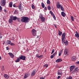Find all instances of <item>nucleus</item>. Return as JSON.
Returning <instances> with one entry per match:
<instances>
[{"label":"nucleus","mask_w":79,"mask_h":79,"mask_svg":"<svg viewBox=\"0 0 79 79\" xmlns=\"http://www.w3.org/2000/svg\"><path fill=\"white\" fill-rule=\"evenodd\" d=\"M9 6L10 7H12V6H13V2H10L9 4Z\"/></svg>","instance_id":"25"},{"label":"nucleus","mask_w":79,"mask_h":79,"mask_svg":"<svg viewBox=\"0 0 79 79\" xmlns=\"http://www.w3.org/2000/svg\"><path fill=\"white\" fill-rule=\"evenodd\" d=\"M62 74V73L61 72H58L57 73V74L58 75H61V74Z\"/></svg>","instance_id":"43"},{"label":"nucleus","mask_w":79,"mask_h":79,"mask_svg":"<svg viewBox=\"0 0 79 79\" xmlns=\"http://www.w3.org/2000/svg\"><path fill=\"white\" fill-rule=\"evenodd\" d=\"M20 61V58H19V57H18L17 60H15V62H16V63H18Z\"/></svg>","instance_id":"16"},{"label":"nucleus","mask_w":79,"mask_h":79,"mask_svg":"<svg viewBox=\"0 0 79 79\" xmlns=\"http://www.w3.org/2000/svg\"><path fill=\"white\" fill-rule=\"evenodd\" d=\"M61 15L63 17H65L66 16V14L64 12H61Z\"/></svg>","instance_id":"14"},{"label":"nucleus","mask_w":79,"mask_h":79,"mask_svg":"<svg viewBox=\"0 0 79 79\" xmlns=\"http://www.w3.org/2000/svg\"><path fill=\"white\" fill-rule=\"evenodd\" d=\"M8 54L9 55L11 58H14V56H14V55H13V53L11 52H10V53H9Z\"/></svg>","instance_id":"10"},{"label":"nucleus","mask_w":79,"mask_h":79,"mask_svg":"<svg viewBox=\"0 0 79 79\" xmlns=\"http://www.w3.org/2000/svg\"><path fill=\"white\" fill-rule=\"evenodd\" d=\"M76 64H79V61L76 62Z\"/></svg>","instance_id":"47"},{"label":"nucleus","mask_w":79,"mask_h":79,"mask_svg":"<svg viewBox=\"0 0 79 79\" xmlns=\"http://www.w3.org/2000/svg\"><path fill=\"white\" fill-rule=\"evenodd\" d=\"M56 54H57V53L56 52L55 53H54L53 54H52L53 55H54V56H55L56 55Z\"/></svg>","instance_id":"45"},{"label":"nucleus","mask_w":79,"mask_h":79,"mask_svg":"<svg viewBox=\"0 0 79 79\" xmlns=\"http://www.w3.org/2000/svg\"><path fill=\"white\" fill-rule=\"evenodd\" d=\"M10 45H12L13 46V45H15V44L13 43H11V42L10 43Z\"/></svg>","instance_id":"46"},{"label":"nucleus","mask_w":79,"mask_h":79,"mask_svg":"<svg viewBox=\"0 0 79 79\" xmlns=\"http://www.w3.org/2000/svg\"><path fill=\"white\" fill-rule=\"evenodd\" d=\"M45 19L44 17H43L41 18V20L42 22H44V21H45Z\"/></svg>","instance_id":"21"},{"label":"nucleus","mask_w":79,"mask_h":79,"mask_svg":"<svg viewBox=\"0 0 79 79\" xmlns=\"http://www.w3.org/2000/svg\"><path fill=\"white\" fill-rule=\"evenodd\" d=\"M31 32L33 36H36L37 31H36L35 29H33L32 31Z\"/></svg>","instance_id":"4"},{"label":"nucleus","mask_w":79,"mask_h":79,"mask_svg":"<svg viewBox=\"0 0 79 79\" xmlns=\"http://www.w3.org/2000/svg\"><path fill=\"white\" fill-rule=\"evenodd\" d=\"M44 66L45 68H47V67H48V65L47 64H45L44 65Z\"/></svg>","instance_id":"33"},{"label":"nucleus","mask_w":79,"mask_h":79,"mask_svg":"<svg viewBox=\"0 0 79 79\" xmlns=\"http://www.w3.org/2000/svg\"><path fill=\"white\" fill-rule=\"evenodd\" d=\"M73 79V77L71 76H69V77H67L66 79Z\"/></svg>","instance_id":"31"},{"label":"nucleus","mask_w":79,"mask_h":79,"mask_svg":"<svg viewBox=\"0 0 79 79\" xmlns=\"http://www.w3.org/2000/svg\"><path fill=\"white\" fill-rule=\"evenodd\" d=\"M79 71V69H78V68L77 67L72 72V74H73L74 73H76V72H78Z\"/></svg>","instance_id":"6"},{"label":"nucleus","mask_w":79,"mask_h":79,"mask_svg":"<svg viewBox=\"0 0 79 79\" xmlns=\"http://www.w3.org/2000/svg\"><path fill=\"white\" fill-rule=\"evenodd\" d=\"M0 39H2V35H0Z\"/></svg>","instance_id":"56"},{"label":"nucleus","mask_w":79,"mask_h":79,"mask_svg":"<svg viewBox=\"0 0 79 79\" xmlns=\"http://www.w3.org/2000/svg\"><path fill=\"white\" fill-rule=\"evenodd\" d=\"M54 52H55V49H53L52 51V52H51V54H53L54 53Z\"/></svg>","instance_id":"41"},{"label":"nucleus","mask_w":79,"mask_h":79,"mask_svg":"<svg viewBox=\"0 0 79 79\" xmlns=\"http://www.w3.org/2000/svg\"><path fill=\"white\" fill-rule=\"evenodd\" d=\"M59 31V33H58V35L60 36H61V35H62V32L60 31L59 30H58Z\"/></svg>","instance_id":"26"},{"label":"nucleus","mask_w":79,"mask_h":79,"mask_svg":"<svg viewBox=\"0 0 79 79\" xmlns=\"http://www.w3.org/2000/svg\"><path fill=\"white\" fill-rule=\"evenodd\" d=\"M6 49L7 50H9V47H6Z\"/></svg>","instance_id":"48"},{"label":"nucleus","mask_w":79,"mask_h":79,"mask_svg":"<svg viewBox=\"0 0 79 79\" xmlns=\"http://www.w3.org/2000/svg\"><path fill=\"white\" fill-rule=\"evenodd\" d=\"M54 26H55V27H56V28H57L56 25H54Z\"/></svg>","instance_id":"58"},{"label":"nucleus","mask_w":79,"mask_h":79,"mask_svg":"<svg viewBox=\"0 0 79 79\" xmlns=\"http://www.w3.org/2000/svg\"><path fill=\"white\" fill-rule=\"evenodd\" d=\"M53 18L54 19H55V20H56V17H55V15H54L53 16Z\"/></svg>","instance_id":"44"},{"label":"nucleus","mask_w":79,"mask_h":79,"mask_svg":"<svg viewBox=\"0 0 79 79\" xmlns=\"http://www.w3.org/2000/svg\"><path fill=\"white\" fill-rule=\"evenodd\" d=\"M69 52V51L67 49H66L65 50L64 52V54L65 55H68V53Z\"/></svg>","instance_id":"9"},{"label":"nucleus","mask_w":79,"mask_h":79,"mask_svg":"<svg viewBox=\"0 0 79 79\" xmlns=\"http://www.w3.org/2000/svg\"><path fill=\"white\" fill-rule=\"evenodd\" d=\"M41 6H42V8H44L45 7V4L43 2H42L41 3Z\"/></svg>","instance_id":"29"},{"label":"nucleus","mask_w":79,"mask_h":79,"mask_svg":"<svg viewBox=\"0 0 79 79\" xmlns=\"http://www.w3.org/2000/svg\"><path fill=\"white\" fill-rule=\"evenodd\" d=\"M39 58H43V56L42 55H41L38 57Z\"/></svg>","instance_id":"35"},{"label":"nucleus","mask_w":79,"mask_h":79,"mask_svg":"<svg viewBox=\"0 0 79 79\" xmlns=\"http://www.w3.org/2000/svg\"><path fill=\"white\" fill-rule=\"evenodd\" d=\"M10 16L12 18L13 20H15L17 19V17L16 16L14 17L13 16Z\"/></svg>","instance_id":"13"},{"label":"nucleus","mask_w":79,"mask_h":79,"mask_svg":"<svg viewBox=\"0 0 79 79\" xmlns=\"http://www.w3.org/2000/svg\"><path fill=\"white\" fill-rule=\"evenodd\" d=\"M31 7H32V9H35V6H34V5H31Z\"/></svg>","instance_id":"36"},{"label":"nucleus","mask_w":79,"mask_h":79,"mask_svg":"<svg viewBox=\"0 0 79 79\" xmlns=\"http://www.w3.org/2000/svg\"><path fill=\"white\" fill-rule=\"evenodd\" d=\"M39 36H37V38H39Z\"/></svg>","instance_id":"61"},{"label":"nucleus","mask_w":79,"mask_h":79,"mask_svg":"<svg viewBox=\"0 0 79 79\" xmlns=\"http://www.w3.org/2000/svg\"><path fill=\"white\" fill-rule=\"evenodd\" d=\"M27 77H29V74H28V73H27L25 75L24 78H27Z\"/></svg>","instance_id":"20"},{"label":"nucleus","mask_w":79,"mask_h":79,"mask_svg":"<svg viewBox=\"0 0 79 79\" xmlns=\"http://www.w3.org/2000/svg\"><path fill=\"white\" fill-rule=\"evenodd\" d=\"M61 77V76H59L57 77V79H60Z\"/></svg>","instance_id":"53"},{"label":"nucleus","mask_w":79,"mask_h":79,"mask_svg":"<svg viewBox=\"0 0 79 79\" xmlns=\"http://www.w3.org/2000/svg\"><path fill=\"white\" fill-rule=\"evenodd\" d=\"M36 57H37L38 58H39V54H37L36 55Z\"/></svg>","instance_id":"49"},{"label":"nucleus","mask_w":79,"mask_h":79,"mask_svg":"<svg viewBox=\"0 0 79 79\" xmlns=\"http://www.w3.org/2000/svg\"><path fill=\"white\" fill-rule=\"evenodd\" d=\"M4 77H5V78H6V79H8V78H9V76L6 74H4Z\"/></svg>","instance_id":"17"},{"label":"nucleus","mask_w":79,"mask_h":79,"mask_svg":"<svg viewBox=\"0 0 79 79\" xmlns=\"http://www.w3.org/2000/svg\"><path fill=\"white\" fill-rule=\"evenodd\" d=\"M74 69V66H71L70 67V72H71V71H73V69Z\"/></svg>","instance_id":"11"},{"label":"nucleus","mask_w":79,"mask_h":79,"mask_svg":"<svg viewBox=\"0 0 79 79\" xmlns=\"http://www.w3.org/2000/svg\"><path fill=\"white\" fill-rule=\"evenodd\" d=\"M48 10H51V7H50V6H48Z\"/></svg>","instance_id":"34"},{"label":"nucleus","mask_w":79,"mask_h":79,"mask_svg":"<svg viewBox=\"0 0 79 79\" xmlns=\"http://www.w3.org/2000/svg\"><path fill=\"white\" fill-rule=\"evenodd\" d=\"M60 8L62 11H64V8H63V6H61V7Z\"/></svg>","instance_id":"30"},{"label":"nucleus","mask_w":79,"mask_h":79,"mask_svg":"<svg viewBox=\"0 0 79 79\" xmlns=\"http://www.w3.org/2000/svg\"><path fill=\"white\" fill-rule=\"evenodd\" d=\"M2 60V57L0 56V60Z\"/></svg>","instance_id":"60"},{"label":"nucleus","mask_w":79,"mask_h":79,"mask_svg":"<svg viewBox=\"0 0 79 79\" xmlns=\"http://www.w3.org/2000/svg\"><path fill=\"white\" fill-rule=\"evenodd\" d=\"M62 60L61 59H58L56 60V63H58V62H61L62 61Z\"/></svg>","instance_id":"15"},{"label":"nucleus","mask_w":79,"mask_h":79,"mask_svg":"<svg viewBox=\"0 0 79 79\" xmlns=\"http://www.w3.org/2000/svg\"><path fill=\"white\" fill-rule=\"evenodd\" d=\"M75 33H76V34H78V32H77V31H76Z\"/></svg>","instance_id":"57"},{"label":"nucleus","mask_w":79,"mask_h":79,"mask_svg":"<svg viewBox=\"0 0 79 79\" xmlns=\"http://www.w3.org/2000/svg\"><path fill=\"white\" fill-rule=\"evenodd\" d=\"M13 19L11 18V16L10 17V19L9 20V23H13Z\"/></svg>","instance_id":"12"},{"label":"nucleus","mask_w":79,"mask_h":79,"mask_svg":"<svg viewBox=\"0 0 79 79\" xmlns=\"http://www.w3.org/2000/svg\"><path fill=\"white\" fill-rule=\"evenodd\" d=\"M49 13L51 14L52 16H53L54 15H54V14H53V12L51 10L50 11Z\"/></svg>","instance_id":"23"},{"label":"nucleus","mask_w":79,"mask_h":79,"mask_svg":"<svg viewBox=\"0 0 79 79\" xmlns=\"http://www.w3.org/2000/svg\"><path fill=\"white\" fill-rule=\"evenodd\" d=\"M47 10V7H45L44 8V10Z\"/></svg>","instance_id":"51"},{"label":"nucleus","mask_w":79,"mask_h":79,"mask_svg":"<svg viewBox=\"0 0 79 79\" xmlns=\"http://www.w3.org/2000/svg\"><path fill=\"white\" fill-rule=\"evenodd\" d=\"M40 79H44V77H41L40 78Z\"/></svg>","instance_id":"54"},{"label":"nucleus","mask_w":79,"mask_h":79,"mask_svg":"<svg viewBox=\"0 0 79 79\" xmlns=\"http://www.w3.org/2000/svg\"><path fill=\"white\" fill-rule=\"evenodd\" d=\"M4 12H5V13H7V11L5 9L4 10Z\"/></svg>","instance_id":"52"},{"label":"nucleus","mask_w":79,"mask_h":79,"mask_svg":"<svg viewBox=\"0 0 79 79\" xmlns=\"http://www.w3.org/2000/svg\"><path fill=\"white\" fill-rule=\"evenodd\" d=\"M2 7L0 6V12H2Z\"/></svg>","instance_id":"40"},{"label":"nucleus","mask_w":79,"mask_h":79,"mask_svg":"<svg viewBox=\"0 0 79 79\" xmlns=\"http://www.w3.org/2000/svg\"><path fill=\"white\" fill-rule=\"evenodd\" d=\"M64 43L65 44V45H68V41L67 40L66 41L64 42Z\"/></svg>","instance_id":"22"},{"label":"nucleus","mask_w":79,"mask_h":79,"mask_svg":"<svg viewBox=\"0 0 79 79\" xmlns=\"http://www.w3.org/2000/svg\"><path fill=\"white\" fill-rule=\"evenodd\" d=\"M75 35L76 37L77 38H79V34H75Z\"/></svg>","instance_id":"28"},{"label":"nucleus","mask_w":79,"mask_h":79,"mask_svg":"<svg viewBox=\"0 0 79 79\" xmlns=\"http://www.w3.org/2000/svg\"><path fill=\"white\" fill-rule=\"evenodd\" d=\"M2 69L3 71H5V69L4 68V66H2Z\"/></svg>","instance_id":"38"},{"label":"nucleus","mask_w":79,"mask_h":79,"mask_svg":"<svg viewBox=\"0 0 79 79\" xmlns=\"http://www.w3.org/2000/svg\"><path fill=\"white\" fill-rule=\"evenodd\" d=\"M71 59L72 60V61H75V60H76V57L74 56L72 57L71 58Z\"/></svg>","instance_id":"19"},{"label":"nucleus","mask_w":79,"mask_h":79,"mask_svg":"<svg viewBox=\"0 0 79 79\" xmlns=\"http://www.w3.org/2000/svg\"><path fill=\"white\" fill-rule=\"evenodd\" d=\"M36 73V70L35 69H34L32 72L31 74V76H34L35 74Z\"/></svg>","instance_id":"7"},{"label":"nucleus","mask_w":79,"mask_h":79,"mask_svg":"<svg viewBox=\"0 0 79 79\" xmlns=\"http://www.w3.org/2000/svg\"><path fill=\"white\" fill-rule=\"evenodd\" d=\"M16 12H17V11H16V10H15V12H14V14H16Z\"/></svg>","instance_id":"59"},{"label":"nucleus","mask_w":79,"mask_h":79,"mask_svg":"<svg viewBox=\"0 0 79 79\" xmlns=\"http://www.w3.org/2000/svg\"><path fill=\"white\" fill-rule=\"evenodd\" d=\"M21 19V21L25 23H28L29 21V19L27 17H22Z\"/></svg>","instance_id":"1"},{"label":"nucleus","mask_w":79,"mask_h":79,"mask_svg":"<svg viewBox=\"0 0 79 79\" xmlns=\"http://www.w3.org/2000/svg\"><path fill=\"white\" fill-rule=\"evenodd\" d=\"M39 18L40 19H41V18H43V15H42L40 14L39 16Z\"/></svg>","instance_id":"37"},{"label":"nucleus","mask_w":79,"mask_h":79,"mask_svg":"<svg viewBox=\"0 0 79 79\" xmlns=\"http://www.w3.org/2000/svg\"><path fill=\"white\" fill-rule=\"evenodd\" d=\"M19 58L20 60H25L26 59V56H24L23 55L21 56Z\"/></svg>","instance_id":"8"},{"label":"nucleus","mask_w":79,"mask_h":79,"mask_svg":"<svg viewBox=\"0 0 79 79\" xmlns=\"http://www.w3.org/2000/svg\"><path fill=\"white\" fill-rule=\"evenodd\" d=\"M64 40H66V34L64 32L62 35V41L64 42Z\"/></svg>","instance_id":"2"},{"label":"nucleus","mask_w":79,"mask_h":79,"mask_svg":"<svg viewBox=\"0 0 79 79\" xmlns=\"http://www.w3.org/2000/svg\"><path fill=\"white\" fill-rule=\"evenodd\" d=\"M62 51L63 50H61L59 52V56H60L61 55V53H62Z\"/></svg>","instance_id":"27"},{"label":"nucleus","mask_w":79,"mask_h":79,"mask_svg":"<svg viewBox=\"0 0 79 79\" xmlns=\"http://www.w3.org/2000/svg\"><path fill=\"white\" fill-rule=\"evenodd\" d=\"M17 19L18 20V21L19 22L20 21V19L19 18H17Z\"/></svg>","instance_id":"50"},{"label":"nucleus","mask_w":79,"mask_h":79,"mask_svg":"<svg viewBox=\"0 0 79 79\" xmlns=\"http://www.w3.org/2000/svg\"><path fill=\"white\" fill-rule=\"evenodd\" d=\"M19 8L20 11H22L23 10V7H22V6H21V5L19 6Z\"/></svg>","instance_id":"18"},{"label":"nucleus","mask_w":79,"mask_h":79,"mask_svg":"<svg viewBox=\"0 0 79 79\" xmlns=\"http://www.w3.org/2000/svg\"><path fill=\"white\" fill-rule=\"evenodd\" d=\"M0 5L1 6H5L6 5V0H1L0 2Z\"/></svg>","instance_id":"3"},{"label":"nucleus","mask_w":79,"mask_h":79,"mask_svg":"<svg viewBox=\"0 0 79 79\" xmlns=\"http://www.w3.org/2000/svg\"><path fill=\"white\" fill-rule=\"evenodd\" d=\"M11 41L10 40H7V41L6 42V44L7 45H10L11 44Z\"/></svg>","instance_id":"24"},{"label":"nucleus","mask_w":79,"mask_h":79,"mask_svg":"<svg viewBox=\"0 0 79 79\" xmlns=\"http://www.w3.org/2000/svg\"><path fill=\"white\" fill-rule=\"evenodd\" d=\"M45 77V76L44 77Z\"/></svg>","instance_id":"62"},{"label":"nucleus","mask_w":79,"mask_h":79,"mask_svg":"<svg viewBox=\"0 0 79 79\" xmlns=\"http://www.w3.org/2000/svg\"><path fill=\"white\" fill-rule=\"evenodd\" d=\"M47 4H50V1L49 0H48L47 1Z\"/></svg>","instance_id":"39"},{"label":"nucleus","mask_w":79,"mask_h":79,"mask_svg":"<svg viewBox=\"0 0 79 79\" xmlns=\"http://www.w3.org/2000/svg\"><path fill=\"white\" fill-rule=\"evenodd\" d=\"M71 19L72 20V21H74V17H73V16H71Z\"/></svg>","instance_id":"32"},{"label":"nucleus","mask_w":79,"mask_h":79,"mask_svg":"<svg viewBox=\"0 0 79 79\" xmlns=\"http://www.w3.org/2000/svg\"><path fill=\"white\" fill-rule=\"evenodd\" d=\"M54 55L52 54L50 56V58L51 59H52V58H54Z\"/></svg>","instance_id":"42"},{"label":"nucleus","mask_w":79,"mask_h":79,"mask_svg":"<svg viewBox=\"0 0 79 79\" xmlns=\"http://www.w3.org/2000/svg\"><path fill=\"white\" fill-rule=\"evenodd\" d=\"M13 6L14 7H16V6L15 4H14Z\"/></svg>","instance_id":"55"},{"label":"nucleus","mask_w":79,"mask_h":79,"mask_svg":"<svg viewBox=\"0 0 79 79\" xmlns=\"http://www.w3.org/2000/svg\"><path fill=\"white\" fill-rule=\"evenodd\" d=\"M62 6H61V5L60 4V2H56V7L57 8L60 9L61 7Z\"/></svg>","instance_id":"5"}]
</instances>
